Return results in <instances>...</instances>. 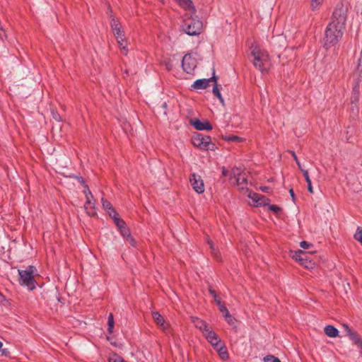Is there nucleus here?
I'll list each match as a JSON object with an SVG mask.
<instances>
[{"label": "nucleus", "instance_id": "1", "mask_svg": "<svg viewBox=\"0 0 362 362\" xmlns=\"http://www.w3.org/2000/svg\"><path fill=\"white\" fill-rule=\"evenodd\" d=\"M250 60L254 66L262 73L267 72L270 68V57L268 52L258 46L252 45Z\"/></svg>", "mask_w": 362, "mask_h": 362}, {"label": "nucleus", "instance_id": "2", "mask_svg": "<svg viewBox=\"0 0 362 362\" xmlns=\"http://www.w3.org/2000/svg\"><path fill=\"white\" fill-rule=\"evenodd\" d=\"M345 28L338 25L334 22H330L325 32V44L324 47L329 49L337 45L344 35Z\"/></svg>", "mask_w": 362, "mask_h": 362}, {"label": "nucleus", "instance_id": "3", "mask_svg": "<svg viewBox=\"0 0 362 362\" xmlns=\"http://www.w3.org/2000/svg\"><path fill=\"white\" fill-rule=\"evenodd\" d=\"M182 30L188 35L196 36L202 33L203 23L197 16L193 17L190 14H185L183 17Z\"/></svg>", "mask_w": 362, "mask_h": 362}, {"label": "nucleus", "instance_id": "4", "mask_svg": "<svg viewBox=\"0 0 362 362\" xmlns=\"http://www.w3.org/2000/svg\"><path fill=\"white\" fill-rule=\"evenodd\" d=\"M114 223L117 231L124 239V242L129 244L132 247H136L137 243L132 236L130 228L116 211H115Z\"/></svg>", "mask_w": 362, "mask_h": 362}, {"label": "nucleus", "instance_id": "5", "mask_svg": "<svg viewBox=\"0 0 362 362\" xmlns=\"http://www.w3.org/2000/svg\"><path fill=\"white\" fill-rule=\"evenodd\" d=\"M115 38L117 40L119 52L122 55L127 56L131 49V44L126 37L120 23L115 21Z\"/></svg>", "mask_w": 362, "mask_h": 362}, {"label": "nucleus", "instance_id": "6", "mask_svg": "<svg viewBox=\"0 0 362 362\" xmlns=\"http://www.w3.org/2000/svg\"><path fill=\"white\" fill-rule=\"evenodd\" d=\"M36 268L34 266H28L25 269H18L19 284L26 286L30 291L36 288V282L34 278V272Z\"/></svg>", "mask_w": 362, "mask_h": 362}, {"label": "nucleus", "instance_id": "7", "mask_svg": "<svg viewBox=\"0 0 362 362\" xmlns=\"http://www.w3.org/2000/svg\"><path fill=\"white\" fill-rule=\"evenodd\" d=\"M192 144L203 151H212L216 149V146L211 141V138L209 136L203 134H197L192 139Z\"/></svg>", "mask_w": 362, "mask_h": 362}, {"label": "nucleus", "instance_id": "8", "mask_svg": "<svg viewBox=\"0 0 362 362\" xmlns=\"http://www.w3.org/2000/svg\"><path fill=\"white\" fill-rule=\"evenodd\" d=\"M348 6L343 2H339L336 5L332 13V21L338 25L345 28L347 18Z\"/></svg>", "mask_w": 362, "mask_h": 362}, {"label": "nucleus", "instance_id": "9", "mask_svg": "<svg viewBox=\"0 0 362 362\" xmlns=\"http://www.w3.org/2000/svg\"><path fill=\"white\" fill-rule=\"evenodd\" d=\"M197 62L196 58L191 54H185L182 60V67L184 71L187 74H192L197 67Z\"/></svg>", "mask_w": 362, "mask_h": 362}, {"label": "nucleus", "instance_id": "10", "mask_svg": "<svg viewBox=\"0 0 362 362\" xmlns=\"http://www.w3.org/2000/svg\"><path fill=\"white\" fill-rule=\"evenodd\" d=\"M190 184L193 189L198 194H202L204 192V184L201 176L196 173L190 175L189 178Z\"/></svg>", "mask_w": 362, "mask_h": 362}, {"label": "nucleus", "instance_id": "11", "mask_svg": "<svg viewBox=\"0 0 362 362\" xmlns=\"http://www.w3.org/2000/svg\"><path fill=\"white\" fill-rule=\"evenodd\" d=\"M83 192L86 198V202L84 204V209L88 216H94L95 215H96V211L94 204L91 202L93 197L92 196L91 197L86 190H84Z\"/></svg>", "mask_w": 362, "mask_h": 362}, {"label": "nucleus", "instance_id": "12", "mask_svg": "<svg viewBox=\"0 0 362 362\" xmlns=\"http://www.w3.org/2000/svg\"><path fill=\"white\" fill-rule=\"evenodd\" d=\"M203 334L214 348L219 346L221 339L213 330L208 329Z\"/></svg>", "mask_w": 362, "mask_h": 362}, {"label": "nucleus", "instance_id": "13", "mask_svg": "<svg viewBox=\"0 0 362 362\" xmlns=\"http://www.w3.org/2000/svg\"><path fill=\"white\" fill-rule=\"evenodd\" d=\"M212 81L214 82L217 81V78L214 75L210 78H202L195 81L192 87L194 89H205L209 86V83Z\"/></svg>", "mask_w": 362, "mask_h": 362}, {"label": "nucleus", "instance_id": "14", "mask_svg": "<svg viewBox=\"0 0 362 362\" xmlns=\"http://www.w3.org/2000/svg\"><path fill=\"white\" fill-rule=\"evenodd\" d=\"M209 292L213 296L214 301L216 303L217 306L218 307L219 311L222 313V315L227 312L228 310V308H226L225 304L221 302L216 292L211 288V286H209Z\"/></svg>", "mask_w": 362, "mask_h": 362}, {"label": "nucleus", "instance_id": "15", "mask_svg": "<svg viewBox=\"0 0 362 362\" xmlns=\"http://www.w3.org/2000/svg\"><path fill=\"white\" fill-rule=\"evenodd\" d=\"M192 125L196 129L199 131L211 130L213 128L211 124L209 122H202L198 119L194 120Z\"/></svg>", "mask_w": 362, "mask_h": 362}, {"label": "nucleus", "instance_id": "16", "mask_svg": "<svg viewBox=\"0 0 362 362\" xmlns=\"http://www.w3.org/2000/svg\"><path fill=\"white\" fill-rule=\"evenodd\" d=\"M299 264L306 269H313L315 267V262L310 259V255L305 252V255L300 259Z\"/></svg>", "mask_w": 362, "mask_h": 362}, {"label": "nucleus", "instance_id": "17", "mask_svg": "<svg viewBox=\"0 0 362 362\" xmlns=\"http://www.w3.org/2000/svg\"><path fill=\"white\" fill-rule=\"evenodd\" d=\"M192 321L196 328L201 330L203 334L209 329L208 324L204 320H202L197 317H192Z\"/></svg>", "mask_w": 362, "mask_h": 362}, {"label": "nucleus", "instance_id": "18", "mask_svg": "<svg viewBox=\"0 0 362 362\" xmlns=\"http://www.w3.org/2000/svg\"><path fill=\"white\" fill-rule=\"evenodd\" d=\"M178 5L185 10L192 11L195 13L196 9L192 0H175Z\"/></svg>", "mask_w": 362, "mask_h": 362}, {"label": "nucleus", "instance_id": "19", "mask_svg": "<svg viewBox=\"0 0 362 362\" xmlns=\"http://www.w3.org/2000/svg\"><path fill=\"white\" fill-rule=\"evenodd\" d=\"M347 337H349L353 344L357 346L358 348L362 346V338L356 331L354 330Z\"/></svg>", "mask_w": 362, "mask_h": 362}, {"label": "nucleus", "instance_id": "20", "mask_svg": "<svg viewBox=\"0 0 362 362\" xmlns=\"http://www.w3.org/2000/svg\"><path fill=\"white\" fill-rule=\"evenodd\" d=\"M325 334L329 337H337L339 335V330L332 325H327L324 328Z\"/></svg>", "mask_w": 362, "mask_h": 362}, {"label": "nucleus", "instance_id": "21", "mask_svg": "<svg viewBox=\"0 0 362 362\" xmlns=\"http://www.w3.org/2000/svg\"><path fill=\"white\" fill-rule=\"evenodd\" d=\"M248 197L252 199L257 205H265L264 202H261V199H266L264 196H262L256 192H250Z\"/></svg>", "mask_w": 362, "mask_h": 362}, {"label": "nucleus", "instance_id": "22", "mask_svg": "<svg viewBox=\"0 0 362 362\" xmlns=\"http://www.w3.org/2000/svg\"><path fill=\"white\" fill-rule=\"evenodd\" d=\"M237 186L240 187V189H244L247 185V180L245 174L239 175L235 179Z\"/></svg>", "mask_w": 362, "mask_h": 362}, {"label": "nucleus", "instance_id": "23", "mask_svg": "<svg viewBox=\"0 0 362 362\" xmlns=\"http://www.w3.org/2000/svg\"><path fill=\"white\" fill-rule=\"evenodd\" d=\"M214 349L217 350L218 355L223 360H227L229 358L227 348L226 346H224V345L218 346L217 347H216Z\"/></svg>", "mask_w": 362, "mask_h": 362}, {"label": "nucleus", "instance_id": "24", "mask_svg": "<svg viewBox=\"0 0 362 362\" xmlns=\"http://www.w3.org/2000/svg\"><path fill=\"white\" fill-rule=\"evenodd\" d=\"M301 172H302V173L305 177V180L308 184V190L309 191L310 193H311V194L313 193V186H312V183H311V180L310 178L308 170L301 169Z\"/></svg>", "mask_w": 362, "mask_h": 362}, {"label": "nucleus", "instance_id": "25", "mask_svg": "<svg viewBox=\"0 0 362 362\" xmlns=\"http://www.w3.org/2000/svg\"><path fill=\"white\" fill-rule=\"evenodd\" d=\"M102 204L105 210H107V213L110 217H112V214L113 213V208L112 204L107 201V199L102 198Z\"/></svg>", "mask_w": 362, "mask_h": 362}, {"label": "nucleus", "instance_id": "26", "mask_svg": "<svg viewBox=\"0 0 362 362\" xmlns=\"http://www.w3.org/2000/svg\"><path fill=\"white\" fill-rule=\"evenodd\" d=\"M152 317L158 325H163L165 320L163 317L158 312H153Z\"/></svg>", "mask_w": 362, "mask_h": 362}, {"label": "nucleus", "instance_id": "27", "mask_svg": "<svg viewBox=\"0 0 362 362\" xmlns=\"http://www.w3.org/2000/svg\"><path fill=\"white\" fill-rule=\"evenodd\" d=\"M223 317L225 318V320H226V322L231 326H235V322H236V320L235 317H233L229 313V311L228 310L227 312H226L225 313L223 314Z\"/></svg>", "mask_w": 362, "mask_h": 362}, {"label": "nucleus", "instance_id": "28", "mask_svg": "<svg viewBox=\"0 0 362 362\" xmlns=\"http://www.w3.org/2000/svg\"><path fill=\"white\" fill-rule=\"evenodd\" d=\"M223 139L224 141L230 142H240L243 141V139L241 137H239L235 135H226L223 136Z\"/></svg>", "mask_w": 362, "mask_h": 362}, {"label": "nucleus", "instance_id": "29", "mask_svg": "<svg viewBox=\"0 0 362 362\" xmlns=\"http://www.w3.org/2000/svg\"><path fill=\"white\" fill-rule=\"evenodd\" d=\"M212 91H213L214 95L218 98L220 102L221 103H223V98H222V95L221 94V92H220V90H219V88L218 87L216 81L215 82V84H214V86L213 87Z\"/></svg>", "mask_w": 362, "mask_h": 362}, {"label": "nucleus", "instance_id": "30", "mask_svg": "<svg viewBox=\"0 0 362 362\" xmlns=\"http://www.w3.org/2000/svg\"><path fill=\"white\" fill-rule=\"evenodd\" d=\"M305 255V252L298 250L295 251L291 255L292 258L295 259L296 262H299L300 259L303 257V256Z\"/></svg>", "mask_w": 362, "mask_h": 362}, {"label": "nucleus", "instance_id": "31", "mask_svg": "<svg viewBox=\"0 0 362 362\" xmlns=\"http://www.w3.org/2000/svg\"><path fill=\"white\" fill-rule=\"evenodd\" d=\"M74 177L78 180V182L79 183H81V184L83 186V187H84V190H86V191H87V192H88V194H89L90 195V197H92L91 192H90V189H89L88 186L86 184V182H85V180H84L83 177H81V176H75Z\"/></svg>", "mask_w": 362, "mask_h": 362}, {"label": "nucleus", "instance_id": "32", "mask_svg": "<svg viewBox=\"0 0 362 362\" xmlns=\"http://www.w3.org/2000/svg\"><path fill=\"white\" fill-rule=\"evenodd\" d=\"M108 331L110 334L113 332V313H110L108 316Z\"/></svg>", "mask_w": 362, "mask_h": 362}, {"label": "nucleus", "instance_id": "33", "mask_svg": "<svg viewBox=\"0 0 362 362\" xmlns=\"http://www.w3.org/2000/svg\"><path fill=\"white\" fill-rule=\"evenodd\" d=\"M242 175V173H241L240 168H233L231 173H230V180L232 178L236 179L237 177H238L239 175Z\"/></svg>", "mask_w": 362, "mask_h": 362}, {"label": "nucleus", "instance_id": "34", "mask_svg": "<svg viewBox=\"0 0 362 362\" xmlns=\"http://www.w3.org/2000/svg\"><path fill=\"white\" fill-rule=\"evenodd\" d=\"M356 71L358 73L359 75L362 74V51L360 54V57L358 59V63L356 67Z\"/></svg>", "mask_w": 362, "mask_h": 362}, {"label": "nucleus", "instance_id": "35", "mask_svg": "<svg viewBox=\"0 0 362 362\" xmlns=\"http://www.w3.org/2000/svg\"><path fill=\"white\" fill-rule=\"evenodd\" d=\"M323 0H311L310 6L313 11L318 8V7L322 4Z\"/></svg>", "mask_w": 362, "mask_h": 362}, {"label": "nucleus", "instance_id": "36", "mask_svg": "<svg viewBox=\"0 0 362 362\" xmlns=\"http://www.w3.org/2000/svg\"><path fill=\"white\" fill-rule=\"evenodd\" d=\"M354 239L358 242L362 240V228L361 227L357 228L356 232L354 234Z\"/></svg>", "mask_w": 362, "mask_h": 362}, {"label": "nucleus", "instance_id": "37", "mask_svg": "<svg viewBox=\"0 0 362 362\" xmlns=\"http://www.w3.org/2000/svg\"><path fill=\"white\" fill-rule=\"evenodd\" d=\"M264 362H281V361L277 357L269 355L264 357Z\"/></svg>", "mask_w": 362, "mask_h": 362}, {"label": "nucleus", "instance_id": "38", "mask_svg": "<svg viewBox=\"0 0 362 362\" xmlns=\"http://www.w3.org/2000/svg\"><path fill=\"white\" fill-rule=\"evenodd\" d=\"M289 153L291 154L292 157L293 158L294 160L296 161L298 168L301 170V169H303V168H302L300 161L298 159V157H297L296 153L293 151H290Z\"/></svg>", "mask_w": 362, "mask_h": 362}, {"label": "nucleus", "instance_id": "39", "mask_svg": "<svg viewBox=\"0 0 362 362\" xmlns=\"http://www.w3.org/2000/svg\"><path fill=\"white\" fill-rule=\"evenodd\" d=\"M268 206H269V209L270 211L274 212L275 214H278L281 211V209L276 205L269 204Z\"/></svg>", "mask_w": 362, "mask_h": 362}, {"label": "nucleus", "instance_id": "40", "mask_svg": "<svg viewBox=\"0 0 362 362\" xmlns=\"http://www.w3.org/2000/svg\"><path fill=\"white\" fill-rule=\"evenodd\" d=\"M52 117L54 120H56L57 122L62 121V117L57 112H54V110H52Z\"/></svg>", "mask_w": 362, "mask_h": 362}, {"label": "nucleus", "instance_id": "41", "mask_svg": "<svg viewBox=\"0 0 362 362\" xmlns=\"http://www.w3.org/2000/svg\"><path fill=\"white\" fill-rule=\"evenodd\" d=\"M342 327L346 332V336H348L351 332H352L354 330L349 327V326L344 323L342 325Z\"/></svg>", "mask_w": 362, "mask_h": 362}, {"label": "nucleus", "instance_id": "42", "mask_svg": "<svg viewBox=\"0 0 362 362\" xmlns=\"http://www.w3.org/2000/svg\"><path fill=\"white\" fill-rule=\"evenodd\" d=\"M312 245L310 244L307 241H301L300 243V246L303 248V249H308L310 247V246H311Z\"/></svg>", "mask_w": 362, "mask_h": 362}, {"label": "nucleus", "instance_id": "43", "mask_svg": "<svg viewBox=\"0 0 362 362\" xmlns=\"http://www.w3.org/2000/svg\"><path fill=\"white\" fill-rule=\"evenodd\" d=\"M165 64L166 69L168 71H170L173 69V64L170 62V60L165 61Z\"/></svg>", "mask_w": 362, "mask_h": 362}, {"label": "nucleus", "instance_id": "44", "mask_svg": "<svg viewBox=\"0 0 362 362\" xmlns=\"http://www.w3.org/2000/svg\"><path fill=\"white\" fill-rule=\"evenodd\" d=\"M1 355L5 356H10V351L8 349H1Z\"/></svg>", "mask_w": 362, "mask_h": 362}, {"label": "nucleus", "instance_id": "45", "mask_svg": "<svg viewBox=\"0 0 362 362\" xmlns=\"http://www.w3.org/2000/svg\"><path fill=\"white\" fill-rule=\"evenodd\" d=\"M211 253H212L213 256H214L216 259H219L220 254H219V252H218V250H216L214 248V251H211Z\"/></svg>", "mask_w": 362, "mask_h": 362}, {"label": "nucleus", "instance_id": "46", "mask_svg": "<svg viewBox=\"0 0 362 362\" xmlns=\"http://www.w3.org/2000/svg\"><path fill=\"white\" fill-rule=\"evenodd\" d=\"M260 189H261L263 192H265V193H269V192H270V191H271L270 187H267V186L260 187Z\"/></svg>", "mask_w": 362, "mask_h": 362}, {"label": "nucleus", "instance_id": "47", "mask_svg": "<svg viewBox=\"0 0 362 362\" xmlns=\"http://www.w3.org/2000/svg\"><path fill=\"white\" fill-rule=\"evenodd\" d=\"M289 194H290V195H291V197L292 198L293 202H295V201H296V195H295V193H294V191H293V189H290Z\"/></svg>", "mask_w": 362, "mask_h": 362}, {"label": "nucleus", "instance_id": "48", "mask_svg": "<svg viewBox=\"0 0 362 362\" xmlns=\"http://www.w3.org/2000/svg\"><path fill=\"white\" fill-rule=\"evenodd\" d=\"M207 243L209 245V247L211 249V251H214V243L211 240H207Z\"/></svg>", "mask_w": 362, "mask_h": 362}, {"label": "nucleus", "instance_id": "49", "mask_svg": "<svg viewBox=\"0 0 362 362\" xmlns=\"http://www.w3.org/2000/svg\"><path fill=\"white\" fill-rule=\"evenodd\" d=\"M222 175L224 177H226L228 175V171L225 168H223V169H222Z\"/></svg>", "mask_w": 362, "mask_h": 362}, {"label": "nucleus", "instance_id": "50", "mask_svg": "<svg viewBox=\"0 0 362 362\" xmlns=\"http://www.w3.org/2000/svg\"><path fill=\"white\" fill-rule=\"evenodd\" d=\"M3 34H4L3 28L0 26V37L3 38Z\"/></svg>", "mask_w": 362, "mask_h": 362}, {"label": "nucleus", "instance_id": "51", "mask_svg": "<svg viewBox=\"0 0 362 362\" xmlns=\"http://www.w3.org/2000/svg\"><path fill=\"white\" fill-rule=\"evenodd\" d=\"M4 299V296L1 293H0V303L3 302Z\"/></svg>", "mask_w": 362, "mask_h": 362}, {"label": "nucleus", "instance_id": "52", "mask_svg": "<svg viewBox=\"0 0 362 362\" xmlns=\"http://www.w3.org/2000/svg\"><path fill=\"white\" fill-rule=\"evenodd\" d=\"M107 339L108 341H110V344H113V342H112V341H110V340H111V337H107Z\"/></svg>", "mask_w": 362, "mask_h": 362}, {"label": "nucleus", "instance_id": "53", "mask_svg": "<svg viewBox=\"0 0 362 362\" xmlns=\"http://www.w3.org/2000/svg\"><path fill=\"white\" fill-rule=\"evenodd\" d=\"M108 9L110 10V12H112L111 6L110 4H108Z\"/></svg>", "mask_w": 362, "mask_h": 362}, {"label": "nucleus", "instance_id": "54", "mask_svg": "<svg viewBox=\"0 0 362 362\" xmlns=\"http://www.w3.org/2000/svg\"><path fill=\"white\" fill-rule=\"evenodd\" d=\"M269 199L267 198H266V199H261V202H264L266 204V202Z\"/></svg>", "mask_w": 362, "mask_h": 362}, {"label": "nucleus", "instance_id": "55", "mask_svg": "<svg viewBox=\"0 0 362 362\" xmlns=\"http://www.w3.org/2000/svg\"><path fill=\"white\" fill-rule=\"evenodd\" d=\"M2 346H3V343L0 341V350L1 349Z\"/></svg>", "mask_w": 362, "mask_h": 362}, {"label": "nucleus", "instance_id": "56", "mask_svg": "<svg viewBox=\"0 0 362 362\" xmlns=\"http://www.w3.org/2000/svg\"><path fill=\"white\" fill-rule=\"evenodd\" d=\"M167 106L166 103L163 104V107H165Z\"/></svg>", "mask_w": 362, "mask_h": 362}, {"label": "nucleus", "instance_id": "57", "mask_svg": "<svg viewBox=\"0 0 362 362\" xmlns=\"http://www.w3.org/2000/svg\"><path fill=\"white\" fill-rule=\"evenodd\" d=\"M360 349H362V346Z\"/></svg>", "mask_w": 362, "mask_h": 362}]
</instances>
